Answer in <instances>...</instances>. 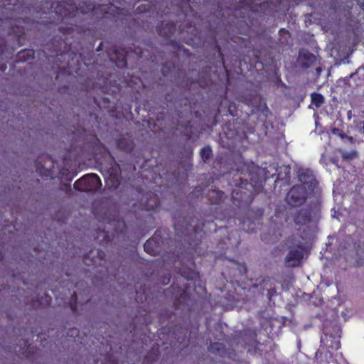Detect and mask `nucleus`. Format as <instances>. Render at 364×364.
<instances>
[{"mask_svg":"<svg viewBox=\"0 0 364 364\" xmlns=\"http://www.w3.org/2000/svg\"><path fill=\"white\" fill-rule=\"evenodd\" d=\"M306 188L303 185L294 186L288 193L287 202L293 206L300 205L306 200Z\"/></svg>","mask_w":364,"mask_h":364,"instance_id":"obj_3","label":"nucleus"},{"mask_svg":"<svg viewBox=\"0 0 364 364\" xmlns=\"http://www.w3.org/2000/svg\"><path fill=\"white\" fill-rule=\"evenodd\" d=\"M200 155L204 161L208 160L211 155V149L209 147H204L200 151Z\"/></svg>","mask_w":364,"mask_h":364,"instance_id":"obj_9","label":"nucleus"},{"mask_svg":"<svg viewBox=\"0 0 364 364\" xmlns=\"http://www.w3.org/2000/svg\"><path fill=\"white\" fill-rule=\"evenodd\" d=\"M332 132L334 134L339 136L342 139H346L351 144H353L354 142V139L352 136H348L346 135L339 129H333L332 130Z\"/></svg>","mask_w":364,"mask_h":364,"instance_id":"obj_8","label":"nucleus"},{"mask_svg":"<svg viewBox=\"0 0 364 364\" xmlns=\"http://www.w3.org/2000/svg\"><path fill=\"white\" fill-rule=\"evenodd\" d=\"M101 185L100 178L94 173L88 174L77 181L74 187L81 191H90L97 189Z\"/></svg>","mask_w":364,"mask_h":364,"instance_id":"obj_2","label":"nucleus"},{"mask_svg":"<svg viewBox=\"0 0 364 364\" xmlns=\"http://www.w3.org/2000/svg\"><path fill=\"white\" fill-rule=\"evenodd\" d=\"M54 4H56V6L55 7V12L59 14L62 17L70 16L71 11H73L74 10V6L71 4L69 6V8L65 9V11H63L60 9L61 4L59 1H56L55 3L53 4V6Z\"/></svg>","mask_w":364,"mask_h":364,"instance_id":"obj_6","label":"nucleus"},{"mask_svg":"<svg viewBox=\"0 0 364 364\" xmlns=\"http://www.w3.org/2000/svg\"><path fill=\"white\" fill-rule=\"evenodd\" d=\"M115 7L112 5H104L102 10L107 14H113L115 11Z\"/></svg>","mask_w":364,"mask_h":364,"instance_id":"obj_12","label":"nucleus"},{"mask_svg":"<svg viewBox=\"0 0 364 364\" xmlns=\"http://www.w3.org/2000/svg\"><path fill=\"white\" fill-rule=\"evenodd\" d=\"M311 102L316 107H319L324 102V98H323V97L321 94L313 93L311 95Z\"/></svg>","mask_w":364,"mask_h":364,"instance_id":"obj_7","label":"nucleus"},{"mask_svg":"<svg viewBox=\"0 0 364 364\" xmlns=\"http://www.w3.org/2000/svg\"><path fill=\"white\" fill-rule=\"evenodd\" d=\"M25 53H26L29 56H31L33 55L32 52L31 51H24V52H22V53H20L19 55V58H21V55H23V57L25 56Z\"/></svg>","mask_w":364,"mask_h":364,"instance_id":"obj_13","label":"nucleus"},{"mask_svg":"<svg viewBox=\"0 0 364 364\" xmlns=\"http://www.w3.org/2000/svg\"><path fill=\"white\" fill-rule=\"evenodd\" d=\"M299 180L302 183L301 185L306 187V185L313 184L314 180L311 173L309 170L300 169L298 172Z\"/></svg>","mask_w":364,"mask_h":364,"instance_id":"obj_4","label":"nucleus"},{"mask_svg":"<svg viewBox=\"0 0 364 364\" xmlns=\"http://www.w3.org/2000/svg\"><path fill=\"white\" fill-rule=\"evenodd\" d=\"M154 243V241L153 240H147L144 245V250L146 252H149L150 254L152 253L153 252V249L151 247L152 245Z\"/></svg>","mask_w":364,"mask_h":364,"instance_id":"obj_10","label":"nucleus"},{"mask_svg":"<svg viewBox=\"0 0 364 364\" xmlns=\"http://www.w3.org/2000/svg\"><path fill=\"white\" fill-rule=\"evenodd\" d=\"M295 223L298 225H304L310 221V213L307 210H301L295 217Z\"/></svg>","mask_w":364,"mask_h":364,"instance_id":"obj_5","label":"nucleus"},{"mask_svg":"<svg viewBox=\"0 0 364 364\" xmlns=\"http://www.w3.org/2000/svg\"><path fill=\"white\" fill-rule=\"evenodd\" d=\"M356 156H357V153L354 151H352L350 152H343L342 154V157L346 160H351V159L355 158Z\"/></svg>","mask_w":364,"mask_h":364,"instance_id":"obj_11","label":"nucleus"},{"mask_svg":"<svg viewBox=\"0 0 364 364\" xmlns=\"http://www.w3.org/2000/svg\"><path fill=\"white\" fill-rule=\"evenodd\" d=\"M290 250L286 257L285 262L288 267H296L299 264L304 255V247L300 240L291 241Z\"/></svg>","mask_w":364,"mask_h":364,"instance_id":"obj_1","label":"nucleus"}]
</instances>
